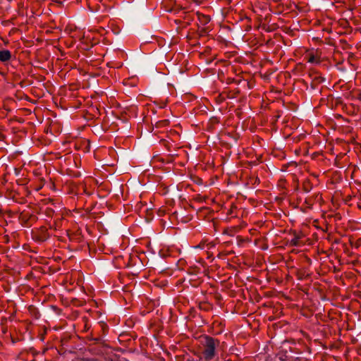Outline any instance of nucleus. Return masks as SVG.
Listing matches in <instances>:
<instances>
[{
    "label": "nucleus",
    "instance_id": "3",
    "mask_svg": "<svg viewBox=\"0 0 361 361\" xmlns=\"http://www.w3.org/2000/svg\"><path fill=\"white\" fill-rule=\"evenodd\" d=\"M306 57H307V61L311 63H319V59L317 54H314L313 53H309Z\"/></svg>",
    "mask_w": 361,
    "mask_h": 361
},
{
    "label": "nucleus",
    "instance_id": "1",
    "mask_svg": "<svg viewBox=\"0 0 361 361\" xmlns=\"http://www.w3.org/2000/svg\"><path fill=\"white\" fill-rule=\"evenodd\" d=\"M219 343L217 340L212 337L206 336L203 343L204 350L203 355L205 360H210L215 355V349Z\"/></svg>",
    "mask_w": 361,
    "mask_h": 361
},
{
    "label": "nucleus",
    "instance_id": "2",
    "mask_svg": "<svg viewBox=\"0 0 361 361\" xmlns=\"http://www.w3.org/2000/svg\"><path fill=\"white\" fill-rule=\"evenodd\" d=\"M11 57V54L8 50L0 51V61L2 62L8 61Z\"/></svg>",
    "mask_w": 361,
    "mask_h": 361
},
{
    "label": "nucleus",
    "instance_id": "4",
    "mask_svg": "<svg viewBox=\"0 0 361 361\" xmlns=\"http://www.w3.org/2000/svg\"><path fill=\"white\" fill-rule=\"evenodd\" d=\"M291 243L293 245H298V239L297 238H294L291 240Z\"/></svg>",
    "mask_w": 361,
    "mask_h": 361
}]
</instances>
